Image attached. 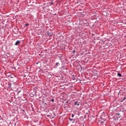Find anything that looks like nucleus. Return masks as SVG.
Wrapping results in <instances>:
<instances>
[{
    "label": "nucleus",
    "instance_id": "obj_1",
    "mask_svg": "<svg viewBox=\"0 0 126 126\" xmlns=\"http://www.w3.org/2000/svg\"><path fill=\"white\" fill-rule=\"evenodd\" d=\"M19 44H20V40H17L15 42V46H18V45H19Z\"/></svg>",
    "mask_w": 126,
    "mask_h": 126
},
{
    "label": "nucleus",
    "instance_id": "obj_2",
    "mask_svg": "<svg viewBox=\"0 0 126 126\" xmlns=\"http://www.w3.org/2000/svg\"><path fill=\"white\" fill-rule=\"evenodd\" d=\"M74 105H75V106H76V105L79 106V103H78L77 101L75 102Z\"/></svg>",
    "mask_w": 126,
    "mask_h": 126
},
{
    "label": "nucleus",
    "instance_id": "obj_3",
    "mask_svg": "<svg viewBox=\"0 0 126 126\" xmlns=\"http://www.w3.org/2000/svg\"><path fill=\"white\" fill-rule=\"evenodd\" d=\"M69 121H73V122H72L73 124L74 123L75 120L72 119H71V118H69Z\"/></svg>",
    "mask_w": 126,
    "mask_h": 126
},
{
    "label": "nucleus",
    "instance_id": "obj_4",
    "mask_svg": "<svg viewBox=\"0 0 126 126\" xmlns=\"http://www.w3.org/2000/svg\"><path fill=\"white\" fill-rule=\"evenodd\" d=\"M118 75L119 76V77H122V74L118 73Z\"/></svg>",
    "mask_w": 126,
    "mask_h": 126
},
{
    "label": "nucleus",
    "instance_id": "obj_5",
    "mask_svg": "<svg viewBox=\"0 0 126 126\" xmlns=\"http://www.w3.org/2000/svg\"><path fill=\"white\" fill-rule=\"evenodd\" d=\"M126 99V97H124V98H123V100H122V102H123V101H125Z\"/></svg>",
    "mask_w": 126,
    "mask_h": 126
},
{
    "label": "nucleus",
    "instance_id": "obj_6",
    "mask_svg": "<svg viewBox=\"0 0 126 126\" xmlns=\"http://www.w3.org/2000/svg\"><path fill=\"white\" fill-rule=\"evenodd\" d=\"M29 26V24H25V26Z\"/></svg>",
    "mask_w": 126,
    "mask_h": 126
},
{
    "label": "nucleus",
    "instance_id": "obj_7",
    "mask_svg": "<svg viewBox=\"0 0 126 126\" xmlns=\"http://www.w3.org/2000/svg\"><path fill=\"white\" fill-rule=\"evenodd\" d=\"M58 64H59V63H56V65H58Z\"/></svg>",
    "mask_w": 126,
    "mask_h": 126
},
{
    "label": "nucleus",
    "instance_id": "obj_8",
    "mask_svg": "<svg viewBox=\"0 0 126 126\" xmlns=\"http://www.w3.org/2000/svg\"><path fill=\"white\" fill-rule=\"evenodd\" d=\"M74 117V115L73 114H72V118H73Z\"/></svg>",
    "mask_w": 126,
    "mask_h": 126
},
{
    "label": "nucleus",
    "instance_id": "obj_9",
    "mask_svg": "<svg viewBox=\"0 0 126 126\" xmlns=\"http://www.w3.org/2000/svg\"><path fill=\"white\" fill-rule=\"evenodd\" d=\"M19 93H20V91L18 92V94Z\"/></svg>",
    "mask_w": 126,
    "mask_h": 126
},
{
    "label": "nucleus",
    "instance_id": "obj_10",
    "mask_svg": "<svg viewBox=\"0 0 126 126\" xmlns=\"http://www.w3.org/2000/svg\"><path fill=\"white\" fill-rule=\"evenodd\" d=\"M52 102H54V99H52Z\"/></svg>",
    "mask_w": 126,
    "mask_h": 126
},
{
    "label": "nucleus",
    "instance_id": "obj_11",
    "mask_svg": "<svg viewBox=\"0 0 126 126\" xmlns=\"http://www.w3.org/2000/svg\"><path fill=\"white\" fill-rule=\"evenodd\" d=\"M125 24H126V22L125 23Z\"/></svg>",
    "mask_w": 126,
    "mask_h": 126
},
{
    "label": "nucleus",
    "instance_id": "obj_12",
    "mask_svg": "<svg viewBox=\"0 0 126 126\" xmlns=\"http://www.w3.org/2000/svg\"><path fill=\"white\" fill-rule=\"evenodd\" d=\"M101 123H103V121H102V122H101Z\"/></svg>",
    "mask_w": 126,
    "mask_h": 126
}]
</instances>
